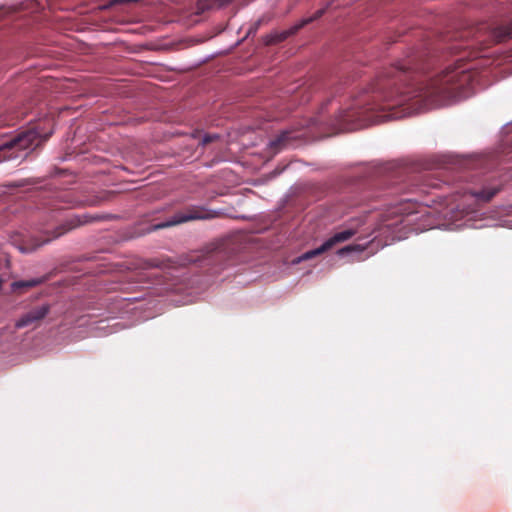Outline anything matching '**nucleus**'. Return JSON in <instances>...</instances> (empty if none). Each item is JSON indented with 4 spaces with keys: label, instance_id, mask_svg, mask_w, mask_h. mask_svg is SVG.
I'll use <instances>...</instances> for the list:
<instances>
[{
    "label": "nucleus",
    "instance_id": "nucleus-1",
    "mask_svg": "<svg viewBox=\"0 0 512 512\" xmlns=\"http://www.w3.org/2000/svg\"><path fill=\"white\" fill-rule=\"evenodd\" d=\"M419 70H423V67H418L415 58H408L386 68L377 77L369 88L373 96L366 108L367 111L383 112L375 116L376 121L399 119L433 105L424 102L414 92L424 87L431 79L425 82L418 81L416 86L407 87L405 91H400L397 87L398 82L416 81Z\"/></svg>",
    "mask_w": 512,
    "mask_h": 512
},
{
    "label": "nucleus",
    "instance_id": "nucleus-2",
    "mask_svg": "<svg viewBox=\"0 0 512 512\" xmlns=\"http://www.w3.org/2000/svg\"><path fill=\"white\" fill-rule=\"evenodd\" d=\"M473 66H468L462 59L457 60V65L447 67L441 73L424 86L414 92L424 102L441 105L445 102L457 98L470 85L473 79L471 70Z\"/></svg>",
    "mask_w": 512,
    "mask_h": 512
},
{
    "label": "nucleus",
    "instance_id": "nucleus-3",
    "mask_svg": "<svg viewBox=\"0 0 512 512\" xmlns=\"http://www.w3.org/2000/svg\"><path fill=\"white\" fill-rule=\"evenodd\" d=\"M49 134L41 135L37 127L21 131L0 145V162L17 158H26L27 149H34L48 139Z\"/></svg>",
    "mask_w": 512,
    "mask_h": 512
},
{
    "label": "nucleus",
    "instance_id": "nucleus-4",
    "mask_svg": "<svg viewBox=\"0 0 512 512\" xmlns=\"http://www.w3.org/2000/svg\"><path fill=\"white\" fill-rule=\"evenodd\" d=\"M234 253V248L230 241H220L211 243L205 247L199 255L191 259L193 262L199 263L201 267L204 266H224L230 260Z\"/></svg>",
    "mask_w": 512,
    "mask_h": 512
},
{
    "label": "nucleus",
    "instance_id": "nucleus-5",
    "mask_svg": "<svg viewBox=\"0 0 512 512\" xmlns=\"http://www.w3.org/2000/svg\"><path fill=\"white\" fill-rule=\"evenodd\" d=\"M217 216L218 213L215 211H211L203 207L193 206L185 211L176 213L170 220L166 222H161L151 226V228L148 229V232L171 227L192 220L213 219L216 218Z\"/></svg>",
    "mask_w": 512,
    "mask_h": 512
},
{
    "label": "nucleus",
    "instance_id": "nucleus-6",
    "mask_svg": "<svg viewBox=\"0 0 512 512\" xmlns=\"http://www.w3.org/2000/svg\"><path fill=\"white\" fill-rule=\"evenodd\" d=\"M356 233H357V229L351 228V227L344 228L340 231H337L331 237H329L327 240H325L318 248L304 253L299 258V260H309L313 257L323 254V253L331 250L332 248H334L336 245L348 241Z\"/></svg>",
    "mask_w": 512,
    "mask_h": 512
},
{
    "label": "nucleus",
    "instance_id": "nucleus-7",
    "mask_svg": "<svg viewBox=\"0 0 512 512\" xmlns=\"http://www.w3.org/2000/svg\"><path fill=\"white\" fill-rule=\"evenodd\" d=\"M102 219H104V216H100V215H90V214L76 215L73 218H71L69 221H67L66 224L59 226L51 234L47 231L46 234H48V236L45 239H43L40 243H37L36 247H39L45 243H48L52 239L58 238L59 236L66 233L67 231H70L80 225L99 221Z\"/></svg>",
    "mask_w": 512,
    "mask_h": 512
},
{
    "label": "nucleus",
    "instance_id": "nucleus-8",
    "mask_svg": "<svg viewBox=\"0 0 512 512\" xmlns=\"http://www.w3.org/2000/svg\"><path fill=\"white\" fill-rule=\"evenodd\" d=\"M325 13V9L317 10L311 17L302 19L299 23L283 31H275L266 36V44L274 45L285 41L288 37L296 34L301 28L319 19Z\"/></svg>",
    "mask_w": 512,
    "mask_h": 512
},
{
    "label": "nucleus",
    "instance_id": "nucleus-9",
    "mask_svg": "<svg viewBox=\"0 0 512 512\" xmlns=\"http://www.w3.org/2000/svg\"><path fill=\"white\" fill-rule=\"evenodd\" d=\"M50 305L44 304L35 307L22 315L15 323L16 329H21L27 326L38 327L41 321L49 314Z\"/></svg>",
    "mask_w": 512,
    "mask_h": 512
},
{
    "label": "nucleus",
    "instance_id": "nucleus-10",
    "mask_svg": "<svg viewBox=\"0 0 512 512\" xmlns=\"http://www.w3.org/2000/svg\"><path fill=\"white\" fill-rule=\"evenodd\" d=\"M500 187H483L480 190H470L469 193L476 198L477 202H489L498 192Z\"/></svg>",
    "mask_w": 512,
    "mask_h": 512
},
{
    "label": "nucleus",
    "instance_id": "nucleus-11",
    "mask_svg": "<svg viewBox=\"0 0 512 512\" xmlns=\"http://www.w3.org/2000/svg\"><path fill=\"white\" fill-rule=\"evenodd\" d=\"M393 214H399L402 216L409 217L413 214L420 213L415 202L411 200L401 201L393 210Z\"/></svg>",
    "mask_w": 512,
    "mask_h": 512
},
{
    "label": "nucleus",
    "instance_id": "nucleus-12",
    "mask_svg": "<svg viewBox=\"0 0 512 512\" xmlns=\"http://www.w3.org/2000/svg\"><path fill=\"white\" fill-rule=\"evenodd\" d=\"M492 37L496 43L505 42L512 38V23L494 28L492 30Z\"/></svg>",
    "mask_w": 512,
    "mask_h": 512
},
{
    "label": "nucleus",
    "instance_id": "nucleus-13",
    "mask_svg": "<svg viewBox=\"0 0 512 512\" xmlns=\"http://www.w3.org/2000/svg\"><path fill=\"white\" fill-rule=\"evenodd\" d=\"M47 279H48V277L44 276V277H39V278H33V279H30V280L14 281L11 284V289H12L13 292H16V291H18L20 289L33 288V287H36L38 285H41Z\"/></svg>",
    "mask_w": 512,
    "mask_h": 512
},
{
    "label": "nucleus",
    "instance_id": "nucleus-14",
    "mask_svg": "<svg viewBox=\"0 0 512 512\" xmlns=\"http://www.w3.org/2000/svg\"><path fill=\"white\" fill-rule=\"evenodd\" d=\"M292 139L291 133L288 131L282 132L279 136L270 142V147L275 151H280Z\"/></svg>",
    "mask_w": 512,
    "mask_h": 512
},
{
    "label": "nucleus",
    "instance_id": "nucleus-15",
    "mask_svg": "<svg viewBox=\"0 0 512 512\" xmlns=\"http://www.w3.org/2000/svg\"><path fill=\"white\" fill-rule=\"evenodd\" d=\"M166 266H167V264H165L164 261H161L159 259H150V260H146L144 262L143 268H145V269L161 268V267H166Z\"/></svg>",
    "mask_w": 512,
    "mask_h": 512
},
{
    "label": "nucleus",
    "instance_id": "nucleus-16",
    "mask_svg": "<svg viewBox=\"0 0 512 512\" xmlns=\"http://www.w3.org/2000/svg\"><path fill=\"white\" fill-rule=\"evenodd\" d=\"M362 250H364V248H362L360 245H348V246H345V247L339 249L337 251V254L342 256V255H345L352 251H362Z\"/></svg>",
    "mask_w": 512,
    "mask_h": 512
},
{
    "label": "nucleus",
    "instance_id": "nucleus-17",
    "mask_svg": "<svg viewBox=\"0 0 512 512\" xmlns=\"http://www.w3.org/2000/svg\"><path fill=\"white\" fill-rule=\"evenodd\" d=\"M218 136L217 135H206L203 140H202V144L203 145H206L212 141H214L215 139H217Z\"/></svg>",
    "mask_w": 512,
    "mask_h": 512
},
{
    "label": "nucleus",
    "instance_id": "nucleus-18",
    "mask_svg": "<svg viewBox=\"0 0 512 512\" xmlns=\"http://www.w3.org/2000/svg\"><path fill=\"white\" fill-rule=\"evenodd\" d=\"M350 117H351V115L345 114V115L342 116V121H344V122L348 121Z\"/></svg>",
    "mask_w": 512,
    "mask_h": 512
},
{
    "label": "nucleus",
    "instance_id": "nucleus-19",
    "mask_svg": "<svg viewBox=\"0 0 512 512\" xmlns=\"http://www.w3.org/2000/svg\"><path fill=\"white\" fill-rule=\"evenodd\" d=\"M97 201H92L90 204L91 205H96Z\"/></svg>",
    "mask_w": 512,
    "mask_h": 512
}]
</instances>
